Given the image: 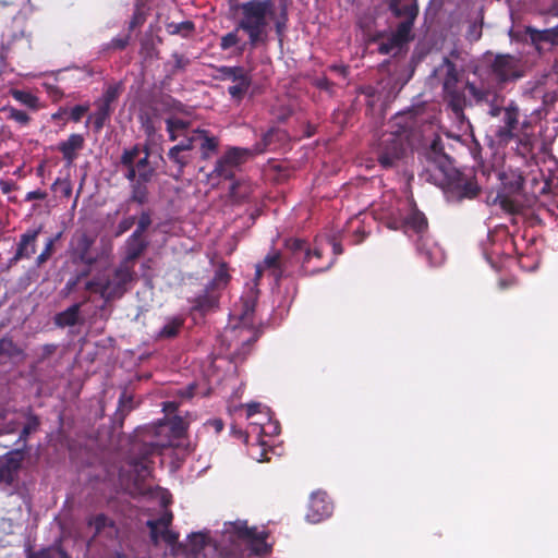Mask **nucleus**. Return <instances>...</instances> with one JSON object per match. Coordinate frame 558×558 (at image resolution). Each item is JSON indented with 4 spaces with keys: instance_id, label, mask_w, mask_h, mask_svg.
Returning <instances> with one entry per match:
<instances>
[{
    "instance_id": "obj_13",
    "label": "nucleus",
    "mask_w": 558,
    "mask_h": 558,
    "mask_svg": "<svg viewBox=\"0 0 558 558\" xmlns=\"http://www.w3.org/2000/svg\"><path fill=\"white\" fill-rule=\"evenodd\" d=\"M332 510L333 505L328 495L324 492H316L311 495L306 519L311 523H319L329 518Z\"/></svg>"
},
{
    "instance_id": "obj_29",
    "label": "nucleus",
    "mask_w": 558,
    "mask_h": 558,
    "mask_svg": "<svg viewBox=\"0 0 558 558\" xmlns=\"http://www.w3.org/2000/svg\"><path fill=\"white\" fill-rule=\"evenodd\" d=\"M165 122H166V130L168 132L169 140L172 142L177 141L179 137H181V135H184L191 131L190 130L191 122L183 120L181 118L170 116V117L166 118Z\"/></svg>"
},
{
    "instance_id": "obj_6",
    "label": "nucleus",
    "mask_w": 558,
    "mask_h": 558,
    "mask_svg": "<svg viewBox=\"0 0 558 558\" xmlns=\"http://www.w3.org/2000/svg\"><path fill=\"white\" fill-rule=\"evenodd\" d=\"M520 118L521 110L519 105L514 100H510L507 106H505L504 114L494 132L498 144L508 145L510 142L514 141L520 132L532 128V122L526 117L522 121Z\"/></svg>"
},
{
    "instance_id": "obj_35",
    "label": "nucleus",
    "mask_w": 558,
    "mask_h": 558,
    "mask_svg": "<svg viewBox=\"0 0 558 558\" xmlns=\"http://www.w3.org/2000/svg\"><path fill=\"white\" fill-rule=\"evenodd\" d=\"M144 157H137V159L135 160V168L138 172V180L151 181L154 175L156 174V170L149 161V150L147 147L144 148Z\"/></svg>"
},
{
    "instance_id": "obj_17",
    "label": "nucleus",
    "mask_w": 558,
    "mask_h": 558,
    "mask_svg": "<svg viewBox=\"0 0 558 558\" xmlns=\"http://www.w3.org/2000/svg\"><path fill=\"white\" fill-rule=\"evenodd\" d=\"M148 244L144 236L132 233L125 241V255L119 264L135 269V262L145 253Z\"/></svg>"
},
{
    "instance_id": "obj_47",
    "label": "nucleus",
    "mask_w": 558,
    "mask_h": 558,
    "mask_svg": "<svg viewBox=\"0 0 558 558\" xmlns=\"http://www.w3.org/2000/svg\"><path fill=\"white\" fill-rule=\"evenodd\" d=\"M171 58L173 59L174 63L172 65V69L170 71V76L177 75L179 72H183L186 70V68L191 64V60L179 52H173L171 54Z\"/></svg>"
},
{
    "instance_id": "obj_63",
    "label": "nucleus",
    "mask_w": 558,
    "mask_h": 558,
    "mask_svg": "<svg viewBox=\"0 0 558 558\" xmlns=\"http://www.w3.org/2000/svg\"><path fill=\"white\" fill-rule=\"evenodd\" d=\"M527 33L531 35L533 40L549 41L551 39V31H537L531 27L527 28Z\"/></svg>"
},
{
    "instance_id": "obj_23",
    "label": "nucleus",
    "mask_w": 558,
    "mask_h": 558,
    "mask_svg": "<svg viewBox=\"0 0 558 558\" xmlns=\"http://www.w3.org/2000/svg\"><path fill=\"white\" fill-rule=\"evenodd\" d=\"M389 8L397 17L416 20L418 15L417 0H391Z\"/></svg>"
},
{
    "instance_id": "obj_42",
    "label": "nucleus",
    "mask_w": 558,
    "mask_h": 558,
    "mask_svg": "<svg viewBox=\"0 0 558 558\" xmlns=\"http://www.w3.org/2000/svg\"><path fill=\"white\" fill-rule=\"evenodd\" d=\"M148 182L149 181H142L137 179L136 182L131 185V202L138 205H144L148 202V189L146 186V183Z\"/></svg>"
},
{
    "instance_id": "obj_16",
    "label": "nucleus",
    "mask_w": 558,
    "mask_h": 558,
    "mask_svg": "<svg viewBox=\"0 0 558 558\" xmlns=\"http://www.w3.org/2000/svg\"><path fill=\"white\" fill-rule=\"evenodd\" d=\"M284 250L286 252L292 254V257H298L302 260V275L306 276L308 274L314 275L324 270V268L307 270L306 264L312 258V250L310 248L307 242L303 239L289 238L284 240Z\"/></svg>"
},
{
    "instance_id": "obj_40",
    "label": "nucleus",
    "mask_w": 558,
    "mask_h": 558,
    "mask_svg": "<svg viewBox=\"0 0 558 558\" xmlns=\"http://www.w3.org/2000/svg\"><path fill=\"white\" fill-rule=\"evenodd\" d=\"M26 418H27V421H26L25 425L23 426V428L20 433V436H19V440H17V441L23 442V447L21 448V449H23V451L26 449V444H27L28 437L33 433H36L40 426V420L36 414L29 412L27 414Z\"/></svg>"
},
{
    "instance_id": "obj_5",
    "label": "nucleus",
    "mask_w": 558,
    "mask_h": 558,
    "mask_svg": "<svg viewBox=\"0 0 558 558\" xmlns=\"http://www.w3.org/2000/svg\"><path fill=\"white\" fill-rule=\"evenodd\" d=\"M167 444L160 441H143L134 444L132 454L129 458L131 471L135 474V484H143L153 473V458L161 454Z\"/></svg>"
},
{
    "instance_id": "obj_49",
    "label": "nucleus",
    "mask_w": 558,
    "mask_h": 558,
    "mask_svg": "<svg viewBox=\"0 0 558 558\" xmlns=\"http://www.w3.org/2000/svg\"><path fill=\"white\" fill-rule=\"evenodd\" d=\"M120 92L119 85H110L105 89L101 98L97 102L112 107V104L119 98Z\"/></svg>"
},
{
    "instance_id": "obj_64",
    "label": "nucleus",
    "mask_w": 558,
    "mask_h": 558,
    "mask_svg": "<svg viewBox=\"0 0 558 558\" xmlns=\"http://www.w3.org/2000/svg\"><path fill=\"white\" fill-rule=\"evenodd\" d=\"M58 349L57 344L46 343L40 348V353L38 355V362H44L49 359L51 355L56 353Z\"/></svg>"
},
{
    "instance_id": "obj_28",
    "label": "nucleus",
    "mask_w": 558,
    "mask_h": 558,
    "mask_svg": "<svg viewBox=\"0 0 558 558\" xmlns=\"http://www.w3.org/2000/svg\"><path fill=\"white\" fill-rule=\"evenodd\" d=\"M167 156L169 160L177 167L179 175L183 174L184 168L189 166L194 158V154L185 151L184 148L179 146L171 147Z\"/></svg>"
},
{
    "instance_id": "obj_44",
    "label": "nucleus",
    "mask_w": 558,
    "mask_h": 558,
    "mask_svg": "<svg viewBox=\"0 0 558 558\" xmlns=\"http://www.w3.org/2000/svg\"><path fill=\"white\" fill-rule=\"evenodd\" d=\"M2 111L7 113V119L14 121L20 126H26L31 122L29 114L24 110L16 109L14 107H7L3 108Z\"/></svg>"
},
{
    "instance_id": "obj_10",
    "label": "nucleus",
    "mask_w": 558,
    "mask_h": 558,
    "mask_svg": "<svg viewBox=\"0 0 558 558\" xmlns=\"http://www.w3.org/2000/svg\"><path fill=\"white\" fill-rule=\"evenodd\" d=\"M492 75L498 86L505 87L524 76V69L519 58L511 54H497L490 64Z\"/></svg>"
},
{
    "instance_id": "obj_37",
    "label": "nucleus",
    "mask_w": 558,
    "mask_h": 558,
    "mask_svg": "<svg viewBox=\"0 0 558 558\" xmlns=\"http://www.w3.org/2000/svg\"><path fill=\"white\" fill-rule=\"evenodd\" d=\"M166 31L169 35H178L182 38H190L195 32V24L192 21H183L180 23H166Z\"/></svg>"
},
{
    "instance_id": "obj_26",
    "label": "nucleus",
    "mask_w": 558,
    "mask_h": 558,
    "mask_svg": "<svg viewBox=\"0 0 558 558\" xmlns=\"http://www.w3.org/2000/svg\"><path fill=\"white\" fill-rule=\"evenodd\" d=\"M197 134V146L199 147L202 159H209L216 154L219 141L216 136L210 135L207 130L199 129Z\"/></svg>"
},
{
    "instance_id": "obj_38",
    "label": "nucleus",
    "mask_w": 558,
    "mask_h": 558,
    "mask_svg": "<svg viewBox=\"0 0 558 558\" xmlns=\"http://www.w3.org/2000/svg\"><path fill=\"white\" fill-rule=\"evenodd\" d=\"M415 20H404L397 26L396 31L392 33L391 37L396 44H399L401 47L409 43L412 39V28L414 26Z\"/></svg>"
},
{
    "instance_id": "obj_61",
    "label": "nucleus",
    "mask_w": 558,
    "mask_h": 558,
    "mask_svg": "<svg viewBox=\"0 0 558 558\" xmlns=\"http://www.w3.org/2000/svg\"><path fill=\"white\" fill-rule=\"evenodd\" d=\"M52 189L53 190H57L59 189L60 192L62 193V195L64 197H70L71 194H72V186H71V183L69 180L66 179H60L58 178L53 184H52Z\"/></svg>"
},
{
    "instance_id": "obj_33",
    "label": "nucleus",
    "mask_w": 558,
    "mask_h": 558,
    "mask_svg": "<svg viewBox=\"0 0 558 558\" xmlns=\"http://www.w3.org/2000/svg\"><path fill=\"white\" fill-rule=\"evenodd\" d=\"M82 303H74L65 311L60 312L54 317V323L59 327H72L80 323V312Z\"/></svg>"
},
{
    "instance_id": "obj_19",
    "label": "nucleus",
    "mask_w": 558,
    "mask_h": 558,
    "mask_svg": "<svg viewBox=\"0 0 558 558\" xmlns=\"http://www.w3.org/2000/svg\"><path fill=\"white\" fill-rule=\"evenodd\" d=\"M517 141L515 153L526 162L535 160L537 138L529 130H523L514 138Z\"/></svg>"
},
{
    "instance_id": "obj_59",
    "label": "nucleus",
    "mask_w": 558,
    "mask_h": 558,
    "mask_svg": "<svg viewBox=\"0 0 558 558\" xmlns=\"http://www.w3.org/2000/svg\"><path fill=\"white\" fill-rule=\"evenodd\" d=\"M162 539L166 544L173 546L179 539V533L168 529L159 530V541Z\"/></svg>"
},
{
    "instance_id": "obj_24",
    "label": "nucleus",
    "mask_w": 558,
    "mask_h": 558,
    "mask_svg": "<svg viewBox=\"0 0 558 558\" xmlns=\"http://www.w3.org/2000/svg\"><path fill=\"white\" fill-rule=\"evenodd\" d=\"M402 228L407 232L412 230L422 238L423 233L428 228V221L425 215L417 208L411 210V213L402 220Z\"/></svg>"
},
{
    "instance_id": "obj_57",
    "label": "nucleus",
    "mask_w": 558,
    "mask_h": 558,
    "mask_svg": "<svg viewBox=\"0 0 558 558\" xmlns=\"http://www.w3.org/2000/svg\"><path fill=\"white\" fill-rule=\"evenodd\" d=\"M504 97L497 95L496 99H494V102L488 104V116L492 118H497L504 114L505 106H502Z\"/></svg>"
},
{
    "instance_id": "obj_34",
    "label": "nucleus",
    "mask_w": 558,
    "mask_h": 558,
    "mask_svg": "<svg viewBox=\"0 0 558 558\" xmlns=\"http://www.w3.org/2000/svg\"><path fill=\"white\" fill-rule=\"evenodd\" d=\"M465 88L468 89L469 94L474 98L476 104L485 102L488 105L489 102H494V99H496L498 95L496 92L489 88L477 87L474 83L469 81L465 84Z\"/></svg>"
},
{
    "instance_id": "obj_36",
    "label": "nucleus",
    "mask_w": 558,
    "mask_h": 558,
    "mask_svg": "<svg viewBox=\"0 0 558 558\" xmlns=\"http://www.w3.org/2000/svg\"><path fill=\"white\" fill-rule=\"evenodd\" d=\"M24 355V350L20 348L11 337H2L0 339V360H12Z\"/></svg>"
},
{
    "instance_id": "obj_1",
    "label": "nucleus",
    "mask_w": 558,
    "mask_h": 558,
    "mask_svg": "<svg viewBox=\"0 0 558 558\" xmlns=\"http://www.w3.org/2000/svg\"><path fill=\"white\" fill-rule=\"evenodd\" d=\"M137 282L135 269L117 264L98 271L85 283V290L98 294L105 304L121 300Z\"/></svg>"
},
{
    "instance_id": "obj_30",
    "label": "nucleus",
    "mask_w": 558,
    "mask_h": 558,
    "mask_svg": "<svg viewBox=\"0 0 558 558\" xmlns=\"http://www.w3.org/2000/svg\"><path fill=\"white\" fill-rule=\"evenodd\" d=\"M133 409V397L128 396L125 392L121 393L118 402V408L112 417L113 426L116 428H121L124 424L125 417Z\"/></svg>"
},
{
    "instance_id": "obj_4",
    "label": "nucleus",
    "mask_w": 558,
    "mask_h": 558,
    "mask_svg": "<svg viewBox=\"0 0 558 558\" xmlns=\"http://www.w3.org/2000/svg\"><path fill=\"white\" fill-rule=\"evenodd\" d=\"M267 533L258 531L257 527L247 526L245 521H235L225 524L223 542H229L231 548L221 554L219 558H242L240 551L242 546L250 548L257 555L267 554L270 548L266 542Z\"/></svg>"
},
{
    "instance_id": "obj_45",
    "label": "nucleus",
    "mask_w": 558,
    "mask_h": 558,
    "mask_svg": "<svg viewBox=\"0 0 558 558\" xmlns=\"http://www.w3.org/2000/svg\"><path fill=\"white\" fill-rule=\"evenodd\" d=\"M208 537L202 532L192 533L189 536V547L194 555L199 554L207 545Z\"/></svg>"
},
{
    "instance_id": "obj_60",
    "label": "nucleus",
    "mask_w": 558,
    "mask_h": 558,
    "mask_svg": "<svg viewBox=\"0 0 558 558\" xmlns=\"http://www.w3.org/2000/svg\"><path fill=\"white\" fill-rule=\"evenodd\" d=\"M256 341L255 337L252 336L248 339L242 342V349L240 351L235 350L232 352V355L235 360H243L245 355L250 352L251 347Z\"/></svg>"
},
{
    "instance_id": "obj_46",
    "label": "nucleus",
    "mask_w": 558,
    "mask_h": 558,
    "mask_svg": "<svg viewBox=\"0 0 558 558\" xmlns=\"http://www.w3.org/2000/svg\"><path fill=\"white\" fill-rule=\"evenodd\" d=\"M197 132H199V129H193L186 134L182 135L183 140L180 141L175 146L182 147L185 149V151L194 154V148L197 146Z\"/></svg>"
},
{
    "instance_id": "obj_14",
    "label": "nucleus",
    "mask_w": 558,
    "mask_h": 558,
    "mask_svg": "<svg viewBox=\"0 0 558 558\" xmlns=\"http://www.w3.org/2000/svg\"><path fill=\"white\" fill-rule=\"evenodd\" d=\"M289 140L287 131L280 128H270L263 134L262 140L257 142L253 148L254 155H259L265 151H274L280 148Z\"/></svg>"
},
{
    "instance_id": "obj_31",
    "label": "nucleus",
    "mask_w": 558,
    "mask_h": 558,
    "mask_svg": "<svg viewBox=\"0 0 558 558\" xmlns=\"http://www.w3.org/2000/svg\"><path fill=\"white\" fill-rule=\"evenodd\" d=\"M172 520V512L166 511L158 519L147 521L146 525L149 529L150 541L155 546L159 544V530L170 527Z\"/></svg>"
},
{
    "instance_id": "obj_41",
    "label": "nucleus",
    "mask_w": 558,
    "mask_h": 558,
    "mask_svg": "<svg viewBox=\"0 0 558 558\" xmlns=\"http://www.w3.org/2000/svg\"><path fill=\"white\" fill-rule=\"evenodd\" d=\"M184 325V319L182 317H172L168 319L165 326L158 332V338L160 339H172L177 337Z\"/></svg>"
},
{
    "instance_id": "obj_53",
    "label": "nucleus",
    "mask_w": 558,
    "mask_h": 558,
    "mask_svg": "<svg viewBox=\"0 0 558 558\" xmlns=\"http://www.w3.org/2000/svg\"><path fill=\"white\" fill-rule=\"evenodd\" d=\"M151 225V215L149 210H143L140 215L137 227L134 230V234H137L140 236H144V233Z\"/></svg>"
},
{
    "instance_id": "obj_25",
    "label": "nucleus",
    "mask_w": 558,
    "mask_h": 558,
    "mask_svg": "<svg viewBox=\"0 0 558 558\" xmlns=\"http://www.w3.org/2000/svg\"><path fill=\"white\" fill-rule=\"evenodd\" d=\"M444 99L457 117H462L465 108V95L459 87L444 89Z\"/></svg>"
},
{
    "instance_id": "obj_32",
    "label": "nucleus",
    "mask_w": 558,
    "mask_h": 558,
    "mask_svg": "<svg viewBox=\"0 0 558 558\" xmlns=\"http://www.w3.org/2000/svg\"><path fill=\"white\" fill-rule=\"evenodd\" d=\"M231 280L227 263L222 262L218 265L213 279L206 284L207 288L221 292L227 288Z\"/></svg>"
},
{
    "instance_id": "obj_51",
    "label": "nucleus",
    "mask_w": 558,
    "mask_h": 558,
    "mask_svg": "<svg viewBox=\"0 0 558 558\" xmlns=\"http://www.w3.org/2000/svg\"><path fill=\"white\" fill-rule=\"evenodd\" d=\"M131 40V33L128 32L125 35L118 36L111 39L105 47V50H124Z\"/></svg>"
},
{
    "instance_id": "obj_48",
    "label": "nucleus",
    "mask_w": 558,
    "mask_h": 558,
    "mask_svg": "<svg viewBox=\"0 0 558 558\" xmlns=\"http://www.w3.org/2000/svg\"><path fill=\"white\" fill-rule=\"evenodd\" d=\"M60 233L57 234L54 238H49L45 244V247L43 252L37 256L36 264L38 266L44 265L52 255L54 251V244L59 240Z\"/></svg>"
},
{
    "instance_id": "obj_50",
    "label": "nucleus",
    "mask_w": 558,
    "mask_h": 558,
    "mask_svg": "<svg viewBox=\"0 0 558 558\" xmlns=\"http://www.w3.org/2000/svg\"><path fill=\"white\" fill-rule=\"evenodd\" d=\"M262 267H264L266 270L272 271L279 266H281V252L274 250L272 252L268 253L263 262L260 263Z\"/></svg>"
},
{
    "instance_id": "obj_18",
    "label": "nucleus",
    "mask_w": 558,
    "mask_h": 558,
    "mask_svg": "<svg viewBox=\"0 0 558 558\" xmlns=\"http://www.w3.org/2000/svg\"><path fill=\"white\" fill-rule=\"evenodd\" d=\"M41 228L27 230L21 234L17 247L11 263H16L21 259H28L36 253V241L40 233Z\"/></svg>"
},
{
    "instance_id": "obj_21",
    "label": "nucleus",
    "mask_w": 558,
    "mask_h": 558,
    "mask_svg": "<svg viewBox=\"0 0 558 558\" xmlns=\"http://www.w3.org/2000/svg\"><path fill=\"white\" fill-rule=\"evenodd\" d=\"M220 295L218 292L205 287L202 294L197 295L193 301V311L205 315L219 306Z\"/></svg>"
},
{
    "instance_id": "obj_55",
    "label": "nucleus",
    "mask_w": 558,
    "mask_h": 558,
    "mask_svg": "<svg viewBox=\"0 0 558 558\" xmlns=\"http://www.w3.org/2000/svg\"><path fill=\"white\" fill-rule=\"evenodd\" d=\"M108 523V517L104 513L96 514L88 520V525L95 529V536L98 535Z\"/></svg>"
},
{
    "instance_id": "obj_39",
    "label": "nucleus",
    "mask_w": 558,
    "mask_h": 558,
    "mask_svg": "<svg viewBox=\"0 0 558 558\" xmlns=\"http://www.w3.org/2000/svg\"><path fill=\"white\" fill-rule=\"evenodd\" d=\"M442 65L446 68L442 90L459 87V74L456 64L449 58L445 57L442 59Z\"/></svg>"
},
{
    "instance_id": "obj_54",
    "label": "nucleus",
    "mask_w": 558,
    "mask_h": 558,
    "mask_svg": "<svg viewBox=\"0 0 558 558\" xmlns=\"http://www.w3.org/2000/svg\"><path fill=\"white\" fill-rule=\"evenodd\" d=\"M281 265L287 267L288 271L292 275L295 267H300V271L302 272V260L298 257H292V254L286 251L281 253Z\"/></svg>"
},
{
    "instance_id": "obj_20",
    "label": "nucleus",
    "mask_w": 558,
    "mask_h": 558,
    "mask_svg": "<svg viewBox=\"0 0 558 558\" xmlns=\"http://www.w3.org/2000/svg\"><path fill=\"white\" fill-rule=\"evenodd\" d=\"M84 143L83 135L73 133L58 144V150L62 154L63 159L71 165L77 158V151L84 147Z\"/></svg>"
},
{
    "instance_id": "obj_9",
    "label": "nucleus",
    "mask_w": 558,
    "mask_h": 558,
    "mask_svg": "<svg viewBox=\"0 0 558 558\" xmlns=\"http://www.w3.org/2000/svg\"><path fill=\"white\" fill-rule=\"evenodd\" d=\"M96 236L86 231L76 232L70 244V257L74 265L95 266L101 258L94 245Z\"/></svg>"
},
{
    "instance_id": "obj_2",
    "label": "nucleus",
    "mask_w": 558,
    "mask_h": 558,
    "mask_svg": "<svg viewBox=\"0 0 558 558\" xmlns=\"http://www.w3.org/2000/svg\"><path fill=\"white\" fill-rule=\"evenodd\" d=\"M441 189L449 203L459 204L478 197L482 187L472 170H460L454 165L432 175L428 181Z\"/></svg>"
},
{
    "instance_id": "obj_56",
    "label": "nucleus",
    "mask_w": 558,
    "mask_h": 558,
    "mask_svg": "<svg viewBox=\"0 0 558 558\" xmlns=\"http://www.w3.org/2000/svg\"><path fill=\"white\" fill-rule=\"evenodd\" d=\"M146 21V14L141 8H136L129 22V32L132 33L135 28L142 26Z\"/></svg>"
},
{
    "instance_id": "obj_7",
    "label": "nucleus",
    "mask_w": 558,
    "mask_h": 558,
    "mask_svg": "<svg viewBox=\"0 0 558 558\" xmlns=\"http://www.w3.org/2000/svg\"><path fill=\"white\" fill-rule=\"evenodd\" d=\"M215 71L216 74L213 76L215 80L232 82V85L228 87V94L234 102L240 104L252 85V75L250 72L240 65L215 66Z\"/></svg>"
},
{
    "instance_id": "obj_8",
    "label": "nucleus",
    "mask_w": 558,
    "mask_h": 558,
    "mask_svg": "<svg viewBox=\"0 0 558 558\" xmlns=\"http://www.w3.org/2000/svg\"><path fill=\"white\" fill-rule=\"evenodd\" d=\"M254 156V151L251 148L229 147L216 161L210 177L233 180L235 170Z\"/></svg>"
},
{
    "instance_id": "obj_15",
    "label": "nucleus",
    "mask_w": 558,
    "mask_h": 558,
    "mask_svg": "<svg viewBox=\"0 0 558 558\" xmlns=\"http://www.w3.org/2000/svg\"><path fill=\"white\" fill-rule=\"evenodd\" d=\"M23 459V449H16L9 452L4 459L0 461V482L8 485L13 484L22 468Z\"/></svg>"
},
{
    "instance_id": "obj_22",
    "label": "nucleus",
    "mask_w": 558,
    "mask_h": 558,
    "mask_svg": "<svg viewBox=\"0 0 558 558\" xmlns=\"http://www.w3.org/2000/svg\"><path fill=\"white\" fill-rule=\"evenodd\" d=\"M141 147L138 144L131 148H125L120 157V165L125 169L124 178L132 182H136L138 179V172L135 168V160L140 156Z\"/></svg>"
},
{
    "instance_id": "obj_27",
    "label": "nucleus",
    "mask_w": 558,
    "mask_h": 558,
    "mask_svg": "<svg viewBox=\"0 0 558 558\" xmlns=\"http://www.w3.org/2000/svg\"><path fill=\"white\" fill-rule=\"evenodd\" d=\"M96 110L89 114L86 121V126L92 123L95 133H100L106 122L110 119L113 111L112 107H107L96 101Z\"/></svg>"
},
{
    "instance_id": "obj_12",
    "label": "nucleus",
    "mask_w": 558,
    "mask_h": 558,
    "mask_svg": "<svg viewBox=\"0 0 558 558\" xmlns=\"http://www.w3.org/2000/svg\"><path fill=\"white\" fill-rule=\"evenodd\" d=\"M424 156L427 162L424 170L426 181H429L432 175H436L437 172H442L454 165V160L446 151L445 143L440 136H436L432 141Z\"/></svg>"
},
{
    "instance_id": "obj_52",
    "label": "nucleus",
    "mask_w": 558,
    "mask_h": 558,
    "mask_svg": "<svg viewBox=\"0 0 558 558\" xmlns=\"http://www.w3.org/2000/svg\"><path fill=\"white\" fill-rule=\"evenodd\" d=\"M240 29H236V27L227 34H225L220 39V49L221 50H228L234 46H236L240 43L239 33Z\"/></svg>"
},
{
    "instance_id": "obj_62",
    "label": "nucleus",
    "mask_w": 558,
    "mask_h": 558,
    "mask_svg": "<svg viewBox=\"0 0 558 558\" xmlns=\"http://www.w3.org/2000/svg\"><path fill=\"white\" fill-rule=\"evenodd\" d=\"M187 429V425L182 417L175 416L171 422V430L177 437H181Z\"/></svg>"
},
{
    "instance_id": "obj_11",
    "label": "nucleus",
    "mask_w": 558,
    "mask_h": 558,
    "mask_svg": "<svg viewBox=\"0 0 558 558\" xmlns=\"http://www.w3.org/2000/svg\"><path fill=\"white\" fill-rule=\"evenodd\" d=\"M375 154L377 161L384 169H391L405 154L404 142L398 134H385L379 140Z\"/></svg>"
},
{
    "instance_id": "obj_43",
    "label": "nucleus",
    "mask_w": 558,
    "mask_h": 558,
    "mask_svg": "<svg viewBox=\"0 0 558 558\" xmlns=\"http://www.w3.org/2000/svg\"><path fill=\"white\" fill-rule=\"evenodd\" d=\"M12 97L20 104L28 107L29 109L37 110L39 108V99L37 96L29 92L21 89H12Z\"/></svg>"
},
{
    "instance_id": "obj_3",
    "label": "nucleus",
    "mask_w": 558,
    "mask_h": 558,
    "mask_svg": "<svg viewBox=\"0 0 558 558\" xmlns=\"http://www.w3.org/2000/svg\"><path fill=\"white\" fill-rule=\"evenodd\" d=\"M241 17L236 29H242L248 37L252 48L264 43L267 37L269 21L275 20L276 10L274 0H248L239 5Z\"/></svg>"
},
{
    "instance_id": "obj_58",
    "label": "nucleus",
    "mask_w": 558,
    "mask_h": 558,
    "mask_svg": "<svg viewBox=\"0 0 558 558\" xmlns=\"http://www.w3.org/2000/svg\"><path fill=\"white\" fill-rule=\"evenodd\" d=\"M89 110V105L88 104H85V105H76L74 106L70 112H69V118L71 121L77 123L82 120V118L88 112Z\"/></svg>"
}]
</instances>
